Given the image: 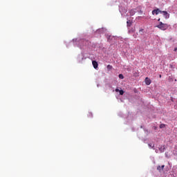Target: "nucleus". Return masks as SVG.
Returning <instances> with one entry per match:
<instances>
[{
  "label": "nucleus",
  "instance_id": "nucleus-9",
  "mask_svg": "<svg viewBox=\"0 0 177 177\" xmlns=\"http://www.w3.org/2000/svg\"><path fill=\"white\" fill-rule=\"evenodd\" d=\"M127 27H131V26H132V21H131L130 20H128L127 21Z\"/></svg>",
  "mask_w": 177,
  "mask_h": 177
},
{
  "label": "nucleus",
  "instance_id": "nucleus-13",
  "mask_svg": "<svg viewBox=\"0 0 177 177\" xmlns=\"http://www.w3.org/2000/svg\"><path fill=\"white\" fill-rule=\"evenodd\" d=\"M119 78H120V80H124V75H123L122 74H120V75H119Z\"/></svg>",
  "mask_w": 177,
  "mask_h": 177
},
{
  "label": "nucleus",
  "instance_id": "nucleus-7",
  "mask_svg": "<svg viewBox=\"0 0 177 177\" xmlns=\"http://www.w3.org/2000/svg\"><path fill=\"white\" fill-rule=\"evenodd\" d=\"M92 64L94 68H97V66H99V64H97V62L96 61H93Z\"/></svg>",
  "mask_w": 177,
  "mask_h": 177
},
{
  "label": "nucleus",
  "instance_id": "nucleus-20",
  "mask_svg": "<svg viewBox=\"0 0 177 177\" xmlns=\"http://www.w3.org/2000/svg\"><path fill=\"white\" fill-rule=\"evenodd\" d=\"M160 19H158V21H160Z\"/></svg>",
  "mask_w": 177,
  "mask_h": 177
},
{
  "label": "nucleus",
  "instance_id": "nucleus-14",
  "mask_svg": "<svg viewBox=\"0 0 177 177\" xmlns=\"http://www.w3.org/2000/svg\"><path fill=\"white\" fill-rule=\"evenodd\" d=\"M159 127L160 128V129H162V128H165V124H161Z\"/></svg>",
  "mask_w": 177,
  "mask_h": 177
},
{
  "label": "nucleus",
  "instance_id": "nucleus-1",
  "mask_svg": "<svg viewBox=\"0 0 177 177\" xmlns=\"http://www.w3.org/2000/svg\"><path fill=\"white\" fill-rule=\"evenodd\" d=\"M156 27L162 31H165V30H168L169 26H168L167 24L160 22L159 24L156 26Z\"/></svg>",
  "mask_w": 177,
  "mask_h": 177
},
{
  "label": "nucleus",
  "instance_id": "nucleus-21",
  "mask_svg": "<svg viewBox=\"0 0 177 177\" xmlns=\"http://www.w3.org/2000/svg\"><path fill=\"white\" fill-rule=\"evenodd\" d=\"M159 77H160V78H161V75H160V76H159Z\"/></svg>",
  "mask_w": 177,
  "mask_h": 177
},
{
  "label": "nucleus",
  "instance_id": "nucleus-19",
  "mask_svg": "<svg viewBox=\"0 0 177 177\" xmlns=\"http://www.w3.org/2000/svg\"><path fill=\"white\" fill-rule=\"evenodd\" d=\"M156 153H158V150H156Z\"/></svg>",
  "mask_w": 177,
  "mask_h": 177
},
{
  "label": "nucleus",
  "instance_id": "nucleus-4",
  "mask_svg": "<svg viewBox=\"0 0 177 177\" xmlns=\"http://www.w3.org/2000/svg\"><path fill=\"white\" fill-rule=\"evenodd\" d=\"M162 13L165 19H169V15L167 11H162Z\"/></svg>",
  "mask_w": 177,
  "mask_h": 177
},
{
  "label": "nucleus",
  "instance_id": "nucleus-2",
  "mask_svg": "<svg viewBox=\"0 0 177 177\" xmlns=\"http://www.w3.org/2000/svg\"><path fill=\"white\" fill-rule=\"evenodd\" d=\"M164 168H165V165H162V166L158 165V166L157 167V170H158L159 172H162V171H164Z\"/></svg>",
  "mask_w": 177,
  "mask_h": 177
},
{
  "label": "nucleus",
  "instance_id": "nucleus-10",
  "mask_svg": "<svg viewBox=\"0 0 177 177\" xmlns=\"http://www.w3.org/2000/svg\"><path fill=\"white\" fill-rule=\"evenodd\" d=\"M106 68H107V70H108L109 71H110V70H111V68H113V66H112L111 65H108V66H106Z\"/></svg>",
  "mask_w": 177,
  "mask_h": 177
},
{
  "label": "nucleus",
  "instance_id": "nucleus-8",
  "mask_svg": "<svg viewBox=\"0 0 177 177\" xmlns=\"http://www.w3.org/2000/svg\"><path fill=\"white\" fill-rule=\"evenodd\" d=\"M139 33H140L141 35H143V34L145 33V29H143V28H140V30H139Z\"/></svg>",
  "mask_w": 177,
  "mask_h": 177
},
{
  "label": "nucleus",
  "instance_id": "nucleus-11",
  "mask_svg": "<svg viewBox=\"0 0 177 177\" xmlns=\"http://www.w3.org/2000/svg\"><path fill=\"white\" fill-rule=\"evenodd\" d=\"M130 15H131V16H133V15H135V11H133V10H131Z\"/></svg>",
  "mask_w": 177,
  "mask_h": 177
},
{
  "label": "nucleus",
  "instance_id": "nucleus-16",
  "mask_svg": "<svg viewBox=\"0 0 177 177\" xmlns=\"http://www.w3.org/2000/svg\"><path fill=\"white\" fill-rule=\"evenodd\" d=\"M88 117H93L92 113H91V112L88 113Z\"/></svg>",
  "mask_w": 177,
  "mask_h": 177
},
{
  "label": "nucleus",
  "instance_id": "nucleus-12",
  "mask_svg": "<svg viewBox=\"0 0 177 177\" xmlns=\"http://www.w3.org/2000/svg\"><path fill=\"white\" fill-rule=\"evenodd\" d=\"M148 146H149V147H150L151 149H154V145H153V144H149Z\"/></svg>",
  "mask_w": 177,
  "mask_h": 177
},
{
  "label": "nucleus",
  "instance_id": "nucleus-15",
  "mask_svg": "<svg viewBox=\"0 0 177 177\" xmlns=\"http://www.w3.org/2000/svg\"><path fill=\"white\" fill-rule=\"evenodd\" d=\"M120 95H124V91L122 90L119 91Z\"/></svg>",
  "mask_w": 177,
  "mask_h": 177
},
{
  "label": "nucleus",
  "instance_id": "nucleus-6",
  "mask_svg": "<svg viewBox=\"0 0 177 177\" xmlns=\"http://www.w3.org/2000/svg\"><path fill=\"white\" fill-rule=\"evenodd\" d=\"M160 153H164L165 151V145H162L159 147Z\"/></svg>",
  "mask_w": 177,
  "mask_h": 177
},
{
  "label": "nucleus",
  "instance_id": "nucleus-18",
  "mask_svg": "<svg viewBox=\"0 0 177 177\" xmlns=\"http://www.w3.org/2000/svg\"><path fill=\"white\" fill-rule=\"evenodd\" d=\"M176 50H177V48H174V52H176Z\"/></svg>",
  "mask_w": 177,
  "mask_h": 177
},
{
  "label": "nucleus",
  "instance_id": "nucleus-17",
  "mask_svg": "<svg viewBox=\"0 0 177 177\" xmlns=\"http://www.w3.org/2000/svg\"><path fill=\"white\" fill-rule=\"evenodd\" d=\"M120 89H118V88H115V92H120Z\"/></svg>",
  "mask_w": 177,
  "mask_h": 177
},
{
  "label": "nucleus",
  "instance_id": "nucleus-3",
  "mask_svg": "<svg viewBox=\"0 0 177 177\" xmlns=\"http://www.w3.org/2000/svg\"><path fill=\"white\" fill-rule=\"evenodd\" d=\"M159 13H162V11L160 10L158 8L152 10V15H159Z\"/></svg>",
  "mask_w": 177,
  "mask_h": 177
},
{
  "label": "nucleus",
  "instance_id": "nucleus-5",
  "mask_svg": "<svg viewBox=\"0 0 177 177\" xmlns=\"http://www.w3.org/2000/svg\"><path fill=\"white\" fill-rule=\"evenodd\" d=\"M145 81L146 85H150L151 84V80H150V78L149 77H146Z\"/></svg>",
  "mask_w": 177,
  "mask_h": 177
}]
</instances>
